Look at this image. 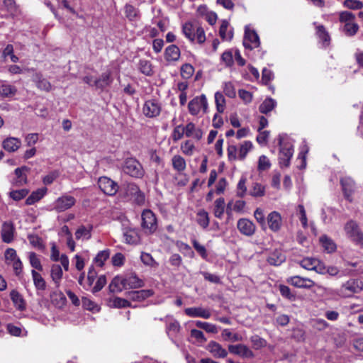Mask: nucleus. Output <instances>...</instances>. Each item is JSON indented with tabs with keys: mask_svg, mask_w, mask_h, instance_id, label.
<instances>
[{
	"mask_svg": "<svg viewBox=\"0 0 363 363\" xmlns=\"http://www.w3.org/2000/svg\"><path fill=\"white\" fill-rule=\"evenodd\" d=\"M223 92L229 98H235L236 96L235 88L232 82H225L223 83Z\"/></svg>",
	"mask_w": 363,
	"mask_h": 363,
	"instance_id": "obj_57",
	"label": "nucleus"
},
{
	"mask_svg": "<svg viewBox=\"0 0 363 363\" xmlns=\"http://www.w3.org/2000/svg\"><path fill=\"white\" fill-rule=\"evenodd\" d=\"M277 106V101L271 97H268L260 104L259 110L262 113L267 114L272 111Z\"/></svg>",
	"mask_w": 363,
	"mask_h": 363,
	"instance_id": "obj_38",
	"label": "nucleus"
},
{
	"mask_svg": "<svg viewBox=\"0 0 363 363\" xmlns=\"http://www.w3.org/2000/svg\"><path fill=\"white\" fill-rule=\"evenodd\" d=\"M265 194V187L257 182H255L252 184L251 189L249 191V194L253 197H262Z\"/></svg>",
	"mask_w": 363,
	"mask_h": 363,
	"instance_id": "obj_49",
	"label": "nucleus"
},
{
	"mask_svg": "<svg viewBox=\"0 0 363 363\" xmlns=\"http://www.w3.org/2000/svg\"><path fill=\"white\" fill-rule=\"evenodd\" d=\"M228 350L230 353L238 355L242 358L250 359L254 357L253 352L245 345H230Z\"/></svg>",
	"mask_w": 363,
	"mask_h": 363,
	"instance_id": "obj_15",
	"label": "nucleus"
},
{
	"mask_svg": "<svg viewBox=\"0 0 363 363\" xmlns=\"http://www.w3.org/2000/svg\"><path fill=\"white\" fill-rule=\"evenodd\" d=\"M96 274L97 273L94 267L91 266L88 272L86 281L84 283V285H83L84 289L89 290L91 288L95 281Z\"/></svg>",
	"mask_w": 363,
	"mask_h": 363,
	"instance_id": "obj_55",
	"label": "nucleus"
},
{
	"mask_svg": "<svg viewBox=\"0 0 363 363\" xmlns=\"http://www.w3.org/2000/svg\"><path fill=\"white\" fill-rule=\"evenodd\" d=\"M316 35L324 46L328 45L330 38L323 26H316Z\"/></svg>",
	"mask_w": 363,
	"mask_h": 363,
	"instance_id": "obj_44",
	"label": "nucleus"
},
{
	"mask_svg": "<svg viewBox=\"0 0 363 363\" xmlns=\"http://www.w3.org/2000/svg\"><path fill=\"white\" fill-rule=\"evenodd\" d=\"M123 172L131 177L140 178L144 174V170L140 163L134 158L125 160L123 167Z\"/></svg>",
	"mask_w": 363,
	"mask_h": 363,
	"instance_id": "obj_7",
	"label": "nucleus"
},
{
	"mask_svg": "<svg viewBox=\"0 0 363 363\" xmlns=\"http://www.w3.org/2000/svg\"><path fill=\"white\" fill-rule=\"evenodd\" d=\"M188 108L189 113L193 116L198 115L201 111L206 112L208 108V101L206 96L201 94L194 97L189 101Z\"/></svg>",
	"mask_w": 363,
	"mask_h": 363,
	"instance_id": "obj_9",
	"label": "nucleus"
},
{
	"mask_svg": "<svg viewBox=\"0 0 363 363\" xmlns=\"http://www.w3.org/2000/svg\"><path fill=\"white\" fill-rule=\"evenodd\" d=\"M112 82L110 72L103 73L99 79L94 80V86L99 89H104Z\"/></svg>",
	"mask_w": 363,
	"mask_h": 363,
	"instance_id": "obj_35",
	"label": "nucleus"
},
{
	"mask_svg": "<svg viewBox=\"0 0 363 363\" xmlns=\"http://www.w3.org/2000/svg\"><path fill=\"white\" fill-rule=\"evenodd\" d=\"M126 194L131 196V199L138 205H142L145 202V196L140 191L139 187L135 184H128L127 185Z\"/></svg>",
	"mask_w": 363,
	"mask_h": 363,
	"instance_id": "obj_18",
	"label": "nucleus"
},
{
	"mask_svg": "<svg viewBox=\"0 0 363 363\" xmlns=\"http://www.w3.org/2000/svg\"><path fill=\"white\" fill-rule=\"evenodd\" d=\"M320 242L322 245V247L328 253L333 252L336 250L335 243L326 235L321 236L320 238Z\"/></svg>",
	"mask_w": 363,
	"mask_h": 363,
	"instance_id": "obj_48",
	"label": "nucleus"
},
{
	"mask_svg": "<svg viewBox=\"0 0 363 363\" xmlns=\"http://www.w3.org/2000/svg\"><path fill=\"white\" fill-rule=\"evenodd\" d=\"M216 110L218 113L224 112L225 108V99L220 91H216L214 95Z\"/></svg>",
	"mask_w": 363,
	"mask_h": 363,
	"instance_id": "obj_43",
	"label": "nucleus"
},
{
	"mask_svg": "<svg viewBox=\"0 0 363 363\" xmlns=\"http://www.w3.org/2000/svg\"><path fill=\"white\" fill-rule=\"evenodd\" d=\"M138 69L141 73L146 76H151L153 74L152 64L147 60H140L138 64Z\"/></svg>",
	"mask_w": 363,
	"mask_h": 363,
	"instance_id": "obj_46",
	"label": "nucleus"
},
{
	"mask_svg": "<svg viewBox=\"0 0 363 363\" xmlns=\"http://www.w3.org/2000/svg\"><path fill=\"white\" fill-rule=\"evenodd\" d=\"M195 146L193 143L190 140H186L181 145V150L182 152L188 156H191L194 153Z\"/></svg>",
	"mask_w": 363,
	"mask_h": 363,
	"instance_id": "obj_63",
	"label": "nucleus"
},
{
	"mask_svg": "<svg viewBox=\"0 0 363 363\" xmlns=\"http://www.w3.org/2000/svg\"><path fill=\"white\" fill-rule=\"evenodd\" d=\"M181 329L180 325L178 321L177 320H172L166 328L167 333L169 335V337L173 340L174 337H175L177 334L179 333Z\"/></svg>",
	"mask_w": 363,
	"mask_h": 363,
	"instance_id": "obj_45",
	"label": "nucleus"
},
{
	"mask_svg": "<svg viewBox=\"0 0 363 363\" xmlns=\"http://www.w3.org/2000/svg\"><path fill=\"white\" fill-rule=\"evenodd\" d=\"M10 296L16 309L23 311L26 308L25 301L18 291L13 290L11 292Z\"/></svg>",
	"mask_w": 363,
	"mask_h": 363,
	"instance_id": "obj_36",
	"label": "nucleus"
},
{
	"mask_svg": "<svg viewBox=\"0 0 363 363\" xmlns=\"http://www.w3.org/2000/svg\"><path fill=\"white\" fill-rule=\"evenodd\" d=\"M109 256H110V250H104L100 251L97 254V255L94 258V261L97 266L101 267H103L105 261L108 259Z\"/></svg>",
	"mask_w": 363,
	"mask_h": 363,
	"instance_id": "obj_54",
	"label": "nucleus"
},
{
	"mask_svg": "<svg viewBox=\"0 0 363 363\" xmlns=\"http://www.w3.org/2000/svg\"><path fill=\"white\" fill-rule=\"evenodd\" d=\"M185 130V135L188 138H193L196 140H199L202 138L203 132L200 128H197L196 125L190 122L184 126Z\"/></svg>",
	"mask_w": 363,
	"mask_h": 363,
	"instance_id": "obj_24",
	"label": "nucleus"
},
{
	"mask_svg": "<svg viewBox=\"0 0 363 363\" xmlns=\"http://www.w3.org/2000/svg\"><path fill=\"white\" fill-rule=\"evenodd\" d=\"M279 145L280 146L279 160L281 167H287L290 164V160L294 155V144L292 140L285 135H280L279 137Z\"/></svg>",
	"mask_w": 363,
	"mask_h": 363,
	"instance_id": "obj_1",
	"label": "nucleus"
},
{
	"mask_svg": "<svg viewBox=\"0 0 363 363\" xmlns=\"http://www.w3.org/2000/svg\"><path fill=\"white\" fill-rule=\"evenodd\" d=\"M109 289L112 292H121L126 289L125 277L123 276H116L111 281Z\"/></svg>",
	"mask_w": 363,
	"mask_h": 363,
	"instance_id": "obj_25",
	"label": "nucleus"
},
{
	"mask_svg": "<svg viewBox=\"0 0 363 363\" xmlns=\"http://www.w3.org/2000/svg\"><path fill=\"white\" fill-rule=\"evenodd\" d=\"M14 227L10 222H5L1 228V238L3 242L10 243L13 240Z\"/></svg>",
	"mask_w": 363,
	"mask_h": 363,
	"instance_id": "obj_21",
	"label": "nucleus"
},
{
	"mask_svg": "<svg viewBox=\"0 0 363 363\" xmlns=\"http://www.w3.org/2000/svg\"><path fill=\"white\" fill-rule=\"evenodd\" d=\"M123 237L128 244H136L139 241L138 231L132 228L124 229Z\"/></svg>",
	"mask_w": 363,
	"mask_h": 363,
	"instance_id": "obj_33",
	"label": "nucleus"
},
{
	"mask_svg": "<svg viewBox=\"0 0 363 363\" xmlns=\"http://www.w3.org/2000/svg\"><path fill=\"white\" fill-rule=\"evenodd\" d=\"M152 294L153 291L149 289L133 291L128 293V297L130 300L133 301H143L152 296Z\"/></svg>",
	"mask_w": 363,
	"mask_h": 363,
	"instance_id": "obj_23",
	"label": "nucleus"
},
{
	"mask_svg": "<svg viewBox=\"0 0 363 363\" xmlns=\"http://www.w3.org/2000/svg\"><path fill=\"white\" fill-rule=\"evenodd\" d=\"M93 227L89 225L87 226L81 225L79 226L75 232V238L77 240H89L91 237V231Z\"/></svg>",
	"mask_w": 363,
	"mask_h": 363,
	"instance_id": "obj_29",
	"label": "nucleus"
},
{
	"mask_svg": "<svg viewBox=\"0 0 363 363\" xmlns=\"http://www.w3.org/2000/svg\"><path fill=\"white\" fill-rule=\"evenodd\" d=\"M195 325L196 327L201 328L204 330H206L207 333H211L216 334L218 333V328L216 325L207 323V322H202L201 320H196L195 322Z\"/></svg>",
	"mask_w": 363,
	"mask_h": 363,
	"instance_id": "obj_53",
	"label": "nucleus"
},
{
	"mask_svg": "<svg viewBox=\"0 0 363 363\" xmlns=\"http://www.w3.org/2000/svg\"><path fill=\"white\" fill-rule=\"evenodd\" d=\"M141 217L142 228L145 233H154L157 228V223L153 212L149 209H145L143 211Z\"/></svg>",
	"mask_w": 363,
	"mask_h": 363,
	"instance_id": "obj_8",
	"label": "nucleus"
},
{
	"mask_svg": "<svg viewBox=\"0 0 363 363\" xmlns=\"http://www.w3.org/2000/svg\"><path fill=\"white\" fill-rule=\"evenodd\" d=\"M162 107L158 100L151 99L146 100L143 106V113L147 118H155L161 113Z\"/></svg>",
	"mask_w": 363,
	"mask_h": 363,
	"instance_id": "obj_10",
	"label": "nucleus"
},
{
	"mask_svg": "<svg viewBox=\"0 0 363 363\" xmlns=\"http://www.w3.org/2000/svg\"><path fill=\"white\" fill-rule=\"evenodd\" d=\"M341 184L345 194V197L349 201H352V193L353 191L354 182L350 178L341 179Z\"/></svg>",
	"mask_w": 363,
	"mask_h": 363,
	"instance_id": "obj_31",
	"label": "nucleus"
},
{
	"mask_svg": "<svg viewBox=\"0 0 363 363\" xmlns=\"http://www.w3.org/2000/svg\"><path fill=\"white\" fill-rule=\"evenodd\" d=\"M125 277L127 289L140 288L144 285L143 281L134 274L127 275Z\"/></svg>",
	"mask_w": 363,
	"mask_h": 363,
	"instance_id": "obj_32",
	"label": "nucleus"
},
{
	"mask_svg": "<svg viewBox=\"0 0 363 363\" xmlns=\"http://www.w3.org/2000/svg\"><path fill=\"white\" fill-rule=\"evenodd\" d=\"M209 216L203 209L199 210L196 213V222L203 228H206L209 225Z\"/></svg>",
	"mask_w": 363,
	"mask_h": 363,
	"instance_id": "obj_40",
	"label": "nucleus"
},
{
	"mask_svg": "<svg viewBox=\"0 0 363 363\" xmlns=\"http://www.w3.org/2000/svg\"><path fill=\"white\" fill-rule=\"evenodd\" d=\"M28 168L26 167H22L20 168H16L15 169V174L16 177L15 184L18 186L23 185L26 183V175L25 174V171H27Z\"/></svg>",
	"mask_w": 363,
	"mask_h": 363,
	"instance_id": "obj_50",
	"label": "nucleus"
},
{
	"mask_svg": "<svg viewBox=\"0 0 363 363\" xmlns=\"http://www.w3.org/2000/svg\"><path fill=\"white\" fill-rule=\"evenodd\" d=\"M344 233L347 239L357 245H363V232L359 223L350 219L343 226Z\"/></svg>",
	"mask_w": 363,
	"mask_h": 363,
	"instance_id": "obj_3",
	"label": "nucleus"
},
{
	"mask_svg": "<svg viewBox=\"0 0 363 363\" xmlns=\"http://www.w3.org/2000/svg\"><path fill=\"white\" fill-rule=\"evenodd\" d=\"M354 15L350 11H342L340 12L339 14L340 22L343 23L344 25L354 21Z\"/></svg>",
	"mask_w": 363,
	"mask_h": 363,
	"instance_id": "obj_62",
	"label": "nucleus"
},
{
	"mask_svg": "<svg viewBox=\"0 0 363 363\" xmlns=\"http://www.w3.org/2000/svg\"><path fill=\"white\" fill-rule=\"evenodd\" d=\"M285 260V256L279 251L272 252L267 259L268 262L274 266L280 265Z\"/></svg>",
	"mask_w": 363,
	"mask_h": 363,
	"instance_id": "obj_47",
	"label": "nucleus"
},
{
	"mask_svg": "<svg viewBox=\"0 0 363 363\" xmlns=\"http://www.w3.org/2000/svg\"><path fill=\"white\" fill-rule=\"evenodd\" d=\"M219 35L223 40L230 41L233 37V31L230 28L229 22L227 20H223L219 29Z\"/></svg>",
	"mask_w": 363,
	"mask_h": 363,
	"instance_id": "obj_26",
	"label": "nucleus"
},
{
	"mask_svg": "<svg viewBox=\"0 0 363 363\" xmlns=\"http://www.w3.org/2000/svg\"><path fill=\"white\" fill-rule=\"evenodd\" d=\"M172 164L174 170L178 172H182L186 167V160L181 155H176L172 158Z\"/></svg>",
	"mask_w": 363,
	"mask_h": 363,
	"instance_id": "obj_37",
	"label": "nucleus"
},
{
	"mask_svg": "<svg viewBox=\"0 0 363 363\" xmlns=\"http://www.w3.org/2000/svg\"><path fill=\"white\" fill-rule=\"evenodd\" d=\"M77 202L76 199L68 194L58 197L52 203V210L57 213L64 212L72 208Z\"/></svg>",
	"mask_w": 363,
	"mask_h": 363,
	"instance_id": "obj_5",
	"label": "nucleus"
},
{
	"mask_svg": "<svg viewBox=\"0 0 363 363\" xmlns=\"http://www.w3.org/2000/svg\"><path fill=\"white\" fill-rule=\"evenodd\" d=\"M279 292L281 295L289 301H294L296 299V294L293 293L291 289L286 285H279Z\"/></svg>",
	"mask_w": 363,
	"mask_h": 363,
	"instance_id": "obj_58",
	"label": "nucleus"
},
{
	"mask_svg": "<svg viewBox=\"0 0 363 363\" xmlns=\"http://www.w3.org/2000/svg\"><path fill=\"white\" fill-rule=\"evenodd\" d=\"M237 227L239 231L246 236L252 235L256 229L253 222L247 218H240L238 220Z\"/></svg>",
	"mask_w": 363,
	"mask_h": 363,
	"instance_id": "obj_16",
	"label": "nucleus"
},
{
	"mask_svg": "<svg viewBox=\"0 0 363 363\" xmlns=\"http://www.w3.org/2000/svg\"><path fill=\"white\" fill-rule=\"evenodd\" d=\"M267 224L269 229L273 232L279 231L282 225V218L277 211H272L267 216Z\"/></svg>",
	"mask_w": 363,
	"mask_h": 363,
	"instance_id": "obj_19",
	"label": "nucleus"
},
{
	"mask_svg": "<svg viewBox=\"0 0 363 363\" xmlns=\"http://www.w3.org/2000/svg\"><path fill=\"white\" fill-rule=\"evenodd\" d=\"M180 57L179 48L175 45H171L165 49L164 58L167 61H177Z\"/></svg>",
	"mask_w": 363,
	"mask_h": 363,
	"instance_id": "obj_30",
	"label": "nucleus"
},
{
	"mask_svg": "<svg viewBox=\"0 0 363 363\" xmlns=\"http://www.w3.org/2000/svg\"><path fill=\"white\" fill-rule=\"evenodd\" d=\"M363 290V281L359 279H350L343 283L337 291L339 296L343 298L352 297Z\"/></svg>",
	"mask_w": 363,
	"mask_h": 363,
	"instance_id": "obj_4",
	"label": "nucleus"
},
{
	"mask_svg": "<svg viewBox=\"0 0 363 363\" xmlns=\"http://www.w3.org/2000/svg\"><path fill=\"white\" fill-rule=\"evenodd\" d=\"M190 336L191 338L194 340H193V343L194 344L202 345L206 342V338L205 337L203 333L201 330L192 329L191 330Z\"/></svg>",
	"mask_w": 363,
	"mask_h": 363,
	"instance_id": "obj_52",
	"label": "nucleus"
},
{
	"mask_svg": "<svg viewBox=\"0 0 363 363\" xmlns=\"http://www.w3.org/2000/svg\"><path fill=\"white\" fill-rule=\"evenodd\" d=\"M207 350L216 358H224L228 355L227 350L215 341L208 343Z\"/></svg>",
	"mask_w": 363,
	"mask_h": 363,
	"instance_id": "obj_20",
	"label": "nucleus"
},
{
	"mask_svg": "<svg viewBox=\"0 0 363 363\" xmlns=\"http://www.w3.org/2000/svg\"><path fill=\"white\" fill-rule=\"evenodd\" d=\"M343 31L345 34L347 36H353L354 35L359 29V26L354 21L346 23L343 26Z\"/></svg>",
	"mask_w": 363,
	"mask_h": 363,
	"instance_id": "obj_56",
	"label": "nucleus"
},
{
	"mask_svg": "<svg viewBox=\"0 0 363 363\" xmlns=\"http://www.w3.org/2000/svg\"><path fill=\"white\" fill-rule=\"evenodd\" d=\"M252 148V143L250 141H245L240 147L238 157L240 160L245 158L248 152Z\"/></svg>",
	"mask_w": 363,
	"mask_h": 363,
	"instance_id": "obj_59",
	"label": "nucleus"
},
{
	"mask_svg": "<svg viewBox=\"0 0 363 363\" xmlns=\"http://www.w3.org/2000/svg\"><path fill=\"white\" fill-rule=\"evenodd\" d=\"M33 81L39 89L45 91H50L51 84L46 79L43 78L41 74L35 73L33 76Z\"/></svg>",
	"mask_w": 363,
	"mask_h": 363,
	"instance_id": "obj_28",
	"label": "nucleus"
},
{
	"mask_svg": "<svg viewBox=\"0 0 363 363\" xmlns=\"http://www.w3.org/2000/svg\"><path fill=\"white\" fill-rule=\"evenodd\" d=\"M17 89L6 81H0V97L9 98L13 96Z\"/></svg>",
	"mask_w": 363,
	"mask_h": 363,
	"instance_id": "obj_22",
	"label": "nucleus"
},
{
	"mask_svg": "<svg viewBox=\"0 0 363 363\" xmlns=\"http://www.w3.org/2000/svg\"><path fill=\"white\" fill-rule=\"evenodd\" d=\"M99 189L106 195L113 196L118 190V186L116 182L107 177H101L98 180Z\"/></svg>",
	"mask_w": 363,
	"mask_h": 363,
	"instance_id": "obj_11",
	"label": "nucleus"
},
{
	"mask_svg": "<svg viewBox=\"0 0 363 363\" xmlns=\"http://www.w3.org/2000/svg\"><path fill=\"white\" fill-rule=\"evenodd\" d=\"M286 282L294 287L299 289H311L315 286L312 279L301 276H292L286 279Z\"/></svg>",
	"mask_w": 363,
	"mask_h": 363,
	"instance_id": "obj_14",
	"label": "nucleus"
},
{
	"mask_svg": "<svg viewBox=\"0 0 363 363\" xmlns=\"http://www.w3.org/2000/svg\"><path fill=\"white\" fill-rule=\"evenodd\" d=\"M186 315L191 318H202L208 319L211 316L210 309L203 307H190L184 311Z\"/></svg>",
	"mask_w": 363,
	"mask_h": 363,
	"instance_id": "obj_17",
	"label": "nucleus"
},
{
	"mask_svg": "<svg viewBox=\"0 0 363 363\" xmlns=\"http://www.w3.org/2000/svg\"><path fill=\"white\" fill-rule=\"evenodd\" d=\"M301 267L307 270H313L318 274H325V267L320 260L311 257L303 258L300 262Z\"/></svg>",
	"mask_w": 363,
	"mask_h": 363,
	"instance_id": "obj_12",
	"label": "nucleus"
},
{
	"mask_svg": "<svg viewBox=\"0 0 363 363\" xmlns=\"http://www.w3.org/2000/svg\"><path fill=\"white\" fill-rule=\"evenodd\" d=\"M182 33L192 43L203 44L206 41L204 30L197 23L186 22L182 26Z\"/></svg>",
	"mask_w": 363,
	"mask_h": 363,
	"instance_id": "obj_2",
	"label": "nucleus"
},
{
	"mask_svg": "<svg viewBox=\"0 0 363 363\" xmlns=\"http://www.w3.org/2000/svg\"><path fill=\"white\" fill-rule=\"evenodd\" d=\"M225 200L223 198H218L215 201L213 214L218 218H221L225 212Z\"/></svg>",
	"mask_w": 363,
	"mask_h": 363,
	"instance_id": "obj_42",
	"label": "nucleus"
},
{
	"mask_svg": "<svg viewBox=\"0 0 363 363\" xmlns=\"http://www.w3.org/2000/svg\"><path fill=\"white\" fill-rule=\"evenodd\" d=\"M194 72V67L189 64L186 63L183 65L181 67V76L186 79H188L191 77Z\"/></svg>",
	"mask_w": 363,
	"mask_h": 363,
	"instance_id": "obj_61",
	"label": "nucleus"
},
{
	"mask_svg": "<svg viewBox=\"0 0 363 363\" xmlns=\"http://www.w3.org/2000/svg\"><path fill=\"white\" fill-rule=\"evenodd\" d=\"M21 145V141L17 138L10 137L3 141V147L8 152H15Z\"/></svg>",
	"mask_w": 363,
	"mask_h": 363,
	"instance_id": "obj_27",
	"label": "nucleus"
},
{
	"mask_svg": "<svg viewBox=\"0 0 363 363\" xmlns=\"http://www.w3.org/2000/svg\"><path fill=\"white\" fill-rule=\"evenodd\" d=\"M32 278L33 280V284L37 290L43 291L46 288V282L43 277L37 272L35 270L33 269L31 271Z\"/></svg>",
	"mask_w": 363,
	"mask_h": 363,
	"instance_id": "obj_39",
	"label": "nucleus"
},
{
	"mask_svg": "<svg viewBox=\"0 0 363 363\" xmlns=\"http://www.w3.org/2000/svg\"><path fill=\"white\" fill-rule=\"evenodd\" d=\"M46 192V188L37 189L36 191L32 192V194L26 199V203L27 205L34 204L35 202L40 201L45 195Z\"/></svg>",
	"mask_w": 363,
	"mask_h": 363,
	"instance_id": "obj_34",
	"label": "nucleus"
},
{
	"mask_svg": "<svg viewBox=\"0 0 363 363\" xmlns=\"http://www.w3.org/2000/svg\"><path fill=\"white\" fill-rule=\"evenodd\" d=\"M343 5L345 7L353 10H359L363 8V2L359 0H345Z\"/></svg>",
	"mask_w": 363,
	"mask_h": 363,
	"instance_id": "obj_64",
	"label": "nucleus"
},
{
	"mask_svg": "<svg viewBox=\"0 0 363 363\" xmlns=\"http://www.w3.org/2000/svg\"><path fill=\"white\" fill-rule=\"evenodd\" d=\"M246 182V177H242L237 185V196L240 198H243L247 194Z\"/></svg>",
	"mask_w": 363,
	"mask_h": 363,
	"instance_id": "obj_60",
	"label": "nucleus"
},
{
	"mask_svg": "<svg viewBox=\"0 0 363 363\" xmlns=\"http://www.w3.org/2000/svg\"><path fill=\"white\" fill-rule=\"evenodd\" d=\"M124 12L129 21H135L139 17V11L130 4H125Z\"/></svg>",
	"mask_w": 363,
	"mask_h": 363,
	"instance_id": "obj_51",
	"label": "nucleus"
},
{
	"mask_svg": "<svg viewBox=\"0 0 363 363\" xmlns=\"http://www.w3.org/2000/svg\"><path fill=\"white\" fill-rule=\"evenodd\" d=\"M51 278L52 281L55 282L56 286L58 287L60 286V280L62 279L63 272L62 267L59 264H53L51 267Z\"/></svg>",
	"mask_w": 363,
	"mask_h": 363,
	"instance_id": "obj_41",
	"label": "nucleus"
},
{
	"mask_svg": "<svg viewBox=\"0 0 363 363\" xmlns=\"http://www.w3.org/2000/svg\"><path fill=\"white\" fill-rule=\"evenodd\" d=\"M6 264L13 267L16 276H18L23 269V264L18 257L16 251L13 248H8L4 252Z\"/></svg>",
	"mask_w": 363,
	"mask_h": 363,
	"instance_id": "obj_6",
	"label": "nucleus"
},
{
	"mask_svg": "<svg viewBox=\"0 0 363 363\" xmlns=\"http://www.w3.org/2000/svg\"><path fill=\"white\" fill-rule=\"evenodd\" d=\"M260 44L259 38L254 30L249 26H245L243 45L245 48L252 50L259 47Z\"/></svg>",
	"mask_w": 363,
	"mask_h": 363,
	"instance_id": "obj_13",
	"label": "nucleus"
}]
</instances>
